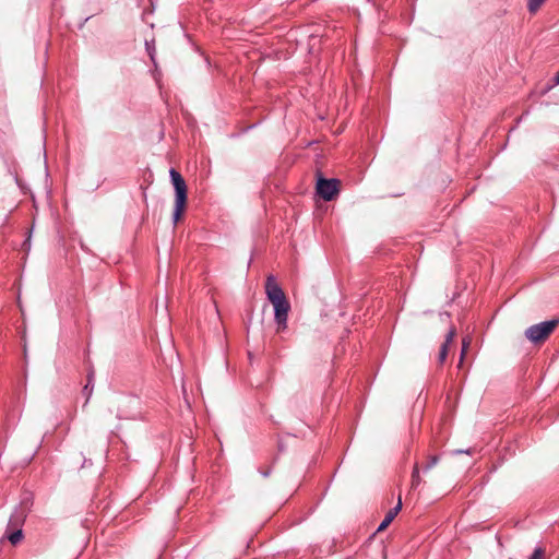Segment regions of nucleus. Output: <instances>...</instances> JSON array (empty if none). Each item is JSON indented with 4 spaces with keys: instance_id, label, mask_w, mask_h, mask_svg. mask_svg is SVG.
Masks as SVG:
<instances>
[{
    "instance_id": "obj_12",
    "label": "nucleus",
    "mask_w": 559,
    "mask_h": 559,
    "mask_svg": "<svg viewBox=\"0 0 559 559\" xmlns=\"http://www.w3.org/2000/svg\"><path fill=\"white\" fill-rule=\"evenodd\" d=\"M528 559H545V550L542 547L535 548Z\"/></svg>"
},
{
    "instance_id": "obj_2",
    "label": "nucleus",
    "mask_w": 559,
    "mask_h": 559,
    "mask_svg": "<svg viewBox=\"0 0 559 559\" xmlns=\"http://www.w3.org/2000/svg\"><path fill=\"white\" fill-rule=\"evenodd\" d=\"M169 175L175 189V209L173 221L174 224H177L186 207L187 185L182 176L176 169L171 168Z\"/></svg>"
},
{
    "instance_id": "obj_6",
    "label": "nucleus",
    "mask_w": 559,
    "mask_h": 559,
    "mask_svg": "<svg viewBox=\"0 0 559 559\" xmlns=\"http://www.w3.org/2000/svg\"><path fill=\"white\" fill-rule=\"evenodd\" d=\"M7 538L10 540L11 544L16 545L22 540L23 532L22 530L19 528L11 533H7Z\"/></svg>"
},
{
    "instance_id": "obj_14",
    "label": "nucleus",
    "mask_w": 559,
    "mask_h": 559,
    "mask_svg": "<svg viewBox=\"0 0 559 559\" xmlns=\"http://www.w3.org/2000/svg\"><path fill=\"white\" fill-rule=\"evenodd\" d=\"M454 336H455V329L454 328H451L445 336V341L443 344H447V346L449 347L451 345V343L453 342L454 340Z\"/></svg>"
},
{
    "instance_id": "obj_8",
    "label": "nucleus",
    "mask_w": 559,
    "mask_h": 559,
    "mask_svg": "<svg viewBox=\"0 0 559 559\" xmlns=\"http://www.w3.org/2000/svg\"><path fill=\"white\" fill-rule=\"evenodd\" d=\"M145 48H146V51L150 56V59L152 60L153 63H155V55H156V50H155V41L154 39H152L151 41L146 40L145 41Z\"/></svg>"
},
{
    "instance_id": "obj_16",
    "label": "nucleus",
    "mask_w": 559,
    "mask_h": 559,
    "mask_svg": "<svg viewBox=\"0 0 559 559\" xmlns=\"http://www.w3.org/2000/svg\"><path fill=\"white\" fill-rule=\"evenodd\" d=\"M554 82L555 84H559V71L556 73L555 78H554Z\"/></svg>"
},
{
    "instance_id": "obj_4",
    "label": "nucleus",
    "mask_w": 559,
    "mask_h": 559,
    "mask_svg": "<svg viewBox=\"0 0 559 559\" xmlns=\"http://www.w3.org/2000/svg\"><path fill=\"white\" fill-rule=\"evenodd\" d=\"M340 181L337 179L319 178L317 181V192L325 201H331L338 193Z\"/></svg>"
},
{
    "instance_id": "obj_13",
    "label": "nucleus",
    "mask_w": 559,
    "mask_h": 559,
    "mask_svg": "<svg viewBox=\"0 0 559 559\" xmlns=\"http://www.w3.org/2000/svg\"><path fill=\"white\" fill-rule=\"evenodd\" d=\"M448 349H449V347L447 346V344H442L440 352H439V357H438L440 364H443L445 361L447 356H448Z\"/></svg>"
},
{
    "instance_id": "obj_1",
    "label": "nucleus",
    "mask_w": 559,
    "mask_h": 559,
    "mask_svg": "<svg viewBox=\"0 0 559 559\" xmlns=\"http://www.w3.org/2000/svg\"><path fill=\"white\" fill-rule=\"evenodd\" d=\"M265 293L267 299L274 307V319L277 323V331L287 328V318L290 305L273 275H269L265 282Z\"/></svg>"
},
{
    "instance_id": "obj_10",
    "label": "nucleus",
    "mask_w": 559,
    "mask_h": 559,
    "mask_svg": "<svg viewBox=\"0 0 559 559\" xmlns=\"http://www.w3.org/2000/svg\"><path fill=\"white\" fill-rule=\"evenodd\" d=\"M545 0H530L527 8L531 13H535L544 3Z\"/></svg>"
},
{
    "instance_id": "obj_3",
    "label": "nucleus",
    "mask_w": 559,
    "mask_h": 559,
    "mask_svg": "<svg viewBox=\"0 0 559 559\" xmlns=\"http://www.w3.org/2000/svg\"><path fill=\"white\" fill-rule=\"evenodd\" d=\"M558 322V320H549L531 325L525 331V336L533 343L544 342L552 333Z\"/></svg>"
},
{
    "instance_id": "obj_11",
    "label": "nucleus",
    "mask_w": 559,
    "mask_h": 559,
    "mask_svg": "<svg viewBox=\"0 0 559 559\" xmlns=\"http://www.w3.org/2000/svg\"><path fill=\"white\" fill-rule=\"evenodd\" d=\"M438 462H439L438 455L429 456L428 462L424 466V471L427 472V471L431 469L432 467H435L438 464Z\"/></svg>"
},
{
    "instance_id": "obj_15",
    "label": "nucleus",
    "mask_w": 559,
    "mask_h": 559,
    "mask_svg": "<svg viewBox=\"0 0 559 559\" xmlns=\"http://www.w3.org/2000/svg\"><path fill=\"white\" fill-rule=\"evenodd\" d=\"M468 346V342H466L465 340L463 341V348H462V353H461V360L463 359V356L465 354V350H466V347Z\"/></svg>"
},
{
    "instance_id": "obj_7",
    "label": "nucleus",
    "mask_w": 559,
    "mask_h": 559,
    "mask_svg": "<svg viewBox=\"0 0 559 559\" xmlns=\"http://www.w3.org/2000/svg\"><path fill=\"white\" fill-rule=\"evenodd\" d=\"M421 484V477L419 475V466L416 463L412 472V487L417 488Z\"/></svg>"
},
{
    "instance_id": "obj_5",
    "label": "nucleus",
    "mask_w": 559,
    "mask_h": 559,
    "mask_svg": "<svg viewBox=\"0 0 559 559\" xmlns=\"http://www.w3.org/2000/svg\"><path fill=\"white\" fill-rule=\"evenodd\" d=\"M401 509H402V500H401V497H399L397 504L388 511L384 519L378 526L377 531L381 532V531L385 530L390 525V523L395 519V516L399 514Z\"/></svg>"
},
{
    "instance_id": "obj_9",
    "label": "nucleus",
    "mask_w": 559,
    "mask_h": 559,
    "mask_svg": "<svg viewBox=\"0 0 559 559\" xmlns=\"http://www.w3.org/2000/svg\"><path fill=\"white\" fill-rule=\"evenodd\" d=\"M93 386H94L93 374H88L87 383L85 384V386L83 389L84 394H86V402L88 401V399L92 395Z\"/></svg>"
},
{
    "instance_id": "obj_17",
    "label": "nucleus",
    "mask_w": 559,
    "mask_h": 559,
    "mask_svg": "<svg viewBox=\"0 0 559 559\" xmlns=\"http://www.w3.org/2000/svg\"><path fill=\"white\" fill-rule=\"evenodd\" d=\"M455 453H469V451L468 450H466V451L457 450V451H455Z\"/></svg>"
}]
</instances>
